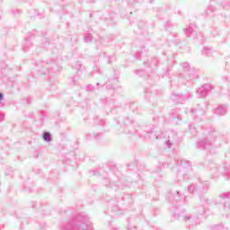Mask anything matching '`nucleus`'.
<instances>
[{
	"label": "nucleus",
	"mask_w": 230,
	"mask_h": 230,
	"mask_svg": "<svg viewBox=\"0 0 230 230\" xmlns=\"http://www.w3.org/2000/svg\"><path fill=\"white\" fill-rule=\"evenodd\" d=\"M0 100H3V94L0 93Z\"/></svg>",
	"instance_id": "nucleus-2"
},
{
	"label": "nucleus",
	"mask_w": 230,
	"mask_h": 230,
	"mask_svg": "<svg viewBox=\"0 0 230 230\" xmlns=\"http://www.w3.org/2000/svg\"><path fill=\"white\" fill-rule=\"evenodd\" d=\"M43 139H45V141H51V135L49 133H45Z\"/></svg>",
	"instance_id": "nucleus-1"
}]
</instances>
